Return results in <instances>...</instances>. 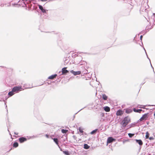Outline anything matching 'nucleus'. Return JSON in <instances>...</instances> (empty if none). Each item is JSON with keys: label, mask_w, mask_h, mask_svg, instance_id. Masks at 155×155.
<instances>
[{"label": "nucleus", "mask_w": 155, "mask_h": 155, "mask_svg": "<svg viewBox=\"0 0 155 155\" xmlns=\"http://www.w3.org/2000/svg\"><path fill=\"white\" fill-rule=\"evenodd\" d=\"M68 131V130H64V129H62L61 130V132L63 134L66 133Z\"/></svg>", "instance_id": "21"}, {"label": "nucleus", "mask_w": 155, "mask_h": 155, "mask_svg": "<svg viewBox=\"0 0 155 155\" xmlns=\"http://www.w3.org/2000/svg\"><path fill=\"white\" fill-rule=\"evenodd\" d=\"M148 138L150 140H153L154 139V138L152 137H149V138Z\"/></svg>", "instance_id": "25"}, {"label": "nucleus", "mask_w": 155, "mask_h": 155, "mask_svg": "<svg viewBox=\"0 0 155 155\" xmlns=\"http://www.w3.org/2000/svg\"><path fill=\"white\" fill-rule=\"evenodd\" d=\"M90 147V146H89L87 144H85L84 145V148L86 149H88Z\"/></svg>", "instance_id": "15"}, {"label": "nucleus", "mask_w": 155, "mask_h": 155, "mask_svg": "<svg viewBox=\"0 0 155 155\" xmlns=\"http://www.w3.org/2000/svg\"><path fill=\"white\" fill-rule=\"evenodd\" d=\"M70 72L73 74L74 75H79L81 74V71H75L73 70H71L70 71Z\"/></svg>", "instance_id": "5"}, {"label": "nucleus", "mask_w": 155, "mask_h": 155, "mask_svg": "<svg viewBox=\"0 0 155 155\" xmlns=\"http://www.w3.org/2000/svg\"><path fill=\"white\" fill-rule=\"evenodd\" d=\"M22 88L20 87H14L12 89V91L15 93H17L18 91H21L22 90Z\"/></svg>", "instance_id": "3"}, {"label": "nucleus", "mask_w": 155, "mask_h": 155, "mask_svg": "<svg viewBox=\"0 0 155 155\" xmlns=\"http://www.w3.org/2000/svg\"><path fill=\"white\" fill-rule=\"evenodd\" d=\"M97 129H96L95 130H93L91 132V134H93L97 132Z\"/></svg>", "instance_id": "22"}, {"label": "nucleus", "mask_w": 155, "mask_h": 155, "mask_svg": "<svg viewBox=\"0 0 155 155\" xmlns=\"http://www.w3.org/2000/svg\"><path fill=\"white\" fill-rule=\"evenodd\" d=\"M19 140L21 143H23L27 140V139L23 137H20L19 138Z\"/></svg>", "instance_id": "7"}, {"label": "nucleus", "mask_w": 155, "mask_h": 155, "mask_svg": "<svg viewBox=\"0 0 155 155\" xmlns=\"http://www.w3.org/2000/svg\"><path fill=\"white\" fill-rule=\"evenodd\" d=\"M104 110L106 112H109L110 110V107L107 106L104 107Z\"/></svg>", "instance_id": "13"}, {"label": "nucleus", "mask_w": 155, "mask_h": 155, "mask_svg": "<svg viewBox=\"0 0 155 155\" xmlns=\"http://www.w3.org/2000/svg\"><path fill=\"white\" fill-rule=\"evenodd\" d=\"M67 68H64L62 69V74H64L68 72V71L66 70Z\"/></svg>", "instance_id": "8"}, {"label": "nucleus", "mask_w": 155, "mask_h": 155, "mask_svg": "<svg viewBox=\"0 0 155 155\" xmlns=\"http://www.w3.org/2000/svg\"><path fill=\"white\" fill-rule=\"evenodd\" d=\"M136 142L138 143L140 145H142L143 144V142L141 140H135Z\"/></svg>", "instance_id": "10"}, {"label": "nucleus", "mask_w": 155, "mask_h": 155, "mask_svg": "<svg viewBox=\"0 0 155 155\" xmlns=\"http://www.w3.org/2000/svg\"><path fill=\"white\" fill-rule=\"evenodd\" d=\"M41 0V1H42V2H45V1H47L48 0Z\"/></svg>", "instance_id": "27"}, {"label": "nucleus", "mask_w": 155, "mask_h": 155, "mask_svg": "<svg viewBox=\"0 0 155 155\" xmlns=\"http://www.w3.org/2000/svg\"><path fill=\"white\" fill-rule=\"evenodd\" d=\"M23 1H25V0H22Z\"/></svg>", "instance_id": "31"}, {"label": "nucleus", "mask_w": 155, "mask_h": 155, "mask_svg": "<svg viewBox=\"0 0 155 155\" xmlns=\"http://www.w3.org/2000/svg\"><path fill=\"white\" fill-rule=\"evenodd\" d=\"M79 131L81 133H83V130L81 127H79Z\"/></svg>", "instance_id": "24"}, {"label": "nucleus", "mask_w": 155, "mask_h": 155, "mask_svg": "<svg viewBox=\"0 0 155 155\" xmlns=\"http://www.w3.org/2000/svg\"><path fill=\"white\" fill-rule=\"evenodd\" d=\"M148 114L147 113L143 115L142 117L139 119L140 121H145L146 120L148 117Z\"/></svg>", "instance_id": "2"}, {"label": "nucleus", "mask_w": 155, "mask_h": 155, "mask_svg": "<svg viewBox=\"0 0 155 155\" xmlns=\"http://www.w3.org/2000/svg\"><path fill=\"white\" fill-rule=\"evenodd\" d=\"M14 94V92L13 91H12V90L11 91L9 92L8 93V95L9 97H11V96H12Z\"/></svg>", "instance_id": "14"}, {"label": "nucleus", "mask_w": 155, "mask_h": 155, "mask_svg": "<svg viewBox=\"0 0 155 155\" xmlns=\"http://www.w3.org/2000/svg\"><path fill=\"white\" fill-rule=\"evenodd\" d=\"M54 141L57 144V145L58 146V140L57 138H54L53 139Z\"/></svg>", "instance_id": "16"}, {"label": "nucleus", "mask_w": 155, "mask_h": 155, "mask_svg": "<svg viewBox=\"0 0 155 155\" xmlns=\"http://www.w3.org/2000/svg\"><path fill=\"white\" fill-rule=\"evenodd\" d=\"M126 112L127 113H128V112H127V110H126Z\"/></svg>", "instance_id": "29"}, {"label": "nucleus", "mask_w": 155, "mask_h": 155, "mask_svg": "<svg viewBox=\"0 0 155 155\" xmlns=\"http://www.w3.org/2000/svg\"><path fill=\"white\" fill-rule=\"evenodd\" d=\"M45 137H47V138H48L49 137V135H48V134H46V135H45Z\"/></svg>", "instance_id": "26"}, {"label": "nucleus", "mask_w": 155, "mask_h": 155, "mask_svg": "<svg viewBox=\"0 0 155 155\" xmlns=\"http://www.w3.org/2000/svg\"><path fill=\"white\" fill-rule=\"evenodd\" d=\"M18 144L17 142H15L13 145V146L14 147H17L18 146Z\"/></svg>", "instance_id": "20"}, {"label": "nucleus", "mask_w": 155, "mask_h": 155, "mask_svg": "<svg viewBox=\"0 0 155 155\" xmlns=\"http://www.w3.org/2000/svg\"><path fill=\"white\" fill-rule=\"evenodd\" d=\"M130 121V120L128 117H125L122 120L121 123V124L123 127H124L128 124Z\"/></svg>", "instance_id": "1"}, {"label": "nucleus", "mask_w": 155, "mask_h": 155, "mask_svg": "<svg viewBox=\"0 0 155 155\" xmlns=\"http://www.w3.org/2000/svg\"><path fill=\"white\" fill-rule=\"evenodd\" d=\"M116 139L113 138L112 137H109L107 140V143L108 144L112 143L113 141H116Z\"/></svg>", "instance_id": "4"}, {"label": "nucleus", "mask_w": 155, "mask_h": 155, "mask_svg": "<svg viewBox=\"0 0 155 155\" xmlns=\"http://www.w3.org/2000/svg\"><path fill=\"white\" fill-rule=\"evenodd\" d=\"M128 135L130 137H131L134 135V134L129 133L128 134Z\"/></svg>", "instance_id": "23"}, {"label": "nucleus", "mask_w": 155, "mask_h": 155, "mask_svg": "<svg viewBox=\"0 0 155 155\" xmlns=\"http://www.w3.org/2000/svg\"><path fill=\"white\" fill-rule=\"evenodd\" d=\"M57 75V74H54V75H51V76L49 77L48 78V79H51V80L53 79H54V78H56Z\"/></svg>", "instance_id": "9"}, {"label": "nucleus", "mask_w": 155, "mask_h": 155, "mask_svg": "<svg viewBox=\"0 0 155 155\" xmlns=\"http://www.w3.org/2000/svg\"><path fill=\"white\" fill-rule=\"evenodd\" d=\"M39 8L42 11V12H46V11L45 9L43 8L42 6L40 5H38Z\"/></svg>", "instance_id": "11"}, {"label": "nucleus", "mask_w": 155, "mask_h": 155, "mask_svg": "<svg viewBox=\"0 0 155 155\" xmlns=\"http://www.w3.org/2000/svg\"><path fill=\"white\" fill-rule=\"evenodd\" d=\"M149 134L148 132H147L146 133V138L148 139L149 138Z\"/></svg>", "instance_id": "19"}, {"label": "nucleus", "mask_w": 155, "mask_h": 155, "mask_svg": "<svg viewBox=\"0 0 155 155\" xmlns=\"http://www.w3.org/2000/svg\"><path fill=\"white\" fill-rule=\"evenodd\" d=\"M142 37H143V36L142 35H141L140 36V38L141 40H142Z\"/></svg>", "instance_id": "28"}, {"label": "nucleus", "mask_w": 155, "mask_h": 155, "mask_svg": "<svg viewBox=\"0 0 155 155\" xmlns=\"http://www.w3.org/2000/svg\"><path fill=\"white\" fill-rule=\"evenodd\" d=\"M63 152L64 154L66 155H69L70 153L68 151H63Z\"/></svg>", "instance_id": "18"}, {"label": "nucleus", "mask_w": 155, "mask_h": 155, "mask_svg": "<svg viewBox=\"0 0 155 155\" xmlns=\"http://www.w3.org/2000/svg\"><path fill=\"white\" fill-rule=\"evenodd\" d=\"M15 134H16V135H17L18 134H15Z\"/></svg>", "instance_id": "30"}, {"label": "nucleus", "mask_w": 155, "mask_h": 155, "mask_svg": "<svg viewBox=\"0 0 155 155\" xmlns=\"http://www.w3.org/2000/svg\"><path fill=\"white\" fill-rule=\"evenodd\" d=\"M123 111L120 110H119L117 111L116 114L117 116H121L123 114Z\"/></svg>", "instance_id": "6"}, {"label": "nucleus", "mask_w": 155, "mask_h": 155, "mask_svg": "<svg viewBox=\"0 0 155 155\" xmlns=\"http://www.w3.org/2000/svg\"><path fill=\"white\" fill-rule=\"evenodd\" d=\"M133 110L134 112H138L140 113L141 111H142L141 109H136L135 108L133 109Z\"/></svg>", "instance_id": "12"}, {"label": "nucleus", "mask_w": 155, "mask_h": 155, "mask_svg": "<svg viewBox=\"0 0 155 155\" xmlns=\"http://www.w3.org/2000/svg\"><path fill=\"white\" fill-rule=\"evenodd\" d=\"M102 97L105 100H106L107 99V96L105 94H104L102 95Z\"/></svg>", "instance_id": "17"}]
</instances>
